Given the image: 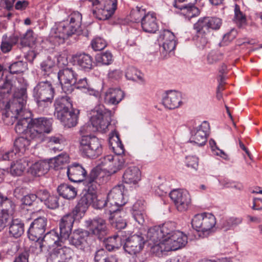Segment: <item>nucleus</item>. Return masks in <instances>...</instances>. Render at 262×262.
I'll list each match as a JSON object with an SVG mask.
<instances>
[{"instance_id": "obj_39", "label": "nucleus", "mask_w": 262, "mask_h": 262, "mask_svg": "<svg viewBox=\"0 0 262 262\" xmlns=\"http://www.w3.org/2000/svg\"><path fill=\"white\" fill-rule=\"evenodd\" d=\"M28 166V162L26 158L20 159L11 164L10 173L15 176H20L23 173Z\"/></svg>"}, {"instance_id": "obj_24", "label": "nucleus", "mask_w": 262, "mask_h": 262, "mask_svg": "<svg viewBox=\"0 0 262 262\" xmlns=\"http://www.w3.org/2000/svg\"><path fill=\"white\" fill-rule=\"evenodd\" d=\"M67 175L69 180L74 182H80L86 178V171L78 163L70 165L67 169Z\"/></svg>"}, {"instance_id": "obj_35", "label": "nucleus", "mask_w": 262, "mask_h": 262, "mask_svg": "<svg viewBox=\"0 0 262 262\" xmlns=\"http://www.w3.org/2000/svg\"><path fill=\"white\" fill-rule=\"evenodd\" d=\"M193 29L195 32V35L193 36V39L195 45L198 48L203 49L208 42V33L201 28H199L194 24L193 25Z\"/></svg>"}, {"instance_id": "obj_38", "label": "nucleus", "mask_w": 262, "mask_h": 262, "mask_svg": "<svg viewBox=\"0 0 262 262\" xmlns=\"http://www.w3.org/2000/svg\"><path fill=\"white\" fill-rule=\"evenodd\" d=\"M57 192L59 195L64 199L70 200L74 199L77 195L76 188L68 184H61L57 188Z\"/></svg>"}, {"instance_id": "obj_40", "label": "nucleus", "mask_w": 262, "mask_h": 262, "mask_svg": "<svg viewBox=\"0 0 262 262\" xmlns=\"http://www.w3.org/2000/svg\"><path fill=\"white\" fill-rule=\"evenodd\" d=\"M110 137L109 142L114 152L117 155H121L124 151V146L119 137V134L116 132L112 133Z\"/></svg>"}, {"instance_id": "obj_31", "label": "nucleus", "mask_w": 262, "mask_h": 262, "mask_svg": "<svg viewBox=\"0 0 262 262\" xmlns=\"http://www.w3.org/2000/svg\"><path fill=\"white\" fill-rule=\"evenodd\" d=\"M124 92L119 89H110L105 94L104 101L109 104L116 105L124 98Z\"/></svg>"}, {"instance_id": "obj_46", "label": "nucleus", "mask_w": 262, "mask_h": 262, "mask_svg": "<svg viewBox=\"0 0 262 262\" xmlns=\"http://www.w3.org/2000/svg\"><path fill=\"white\" fill-rule=\"evenodd\" d=\"M92 206L94 208L99 209L105 207V214H108L109 209H111L109 203L107 202V196L101 194L96 195L94 194Z\"/></svg>"}, {"instance_id": "obj_43", "label": "nucleus", "mask_w": 262, "mask_h": 262, "mask_svg": "<svg viewBox=\"0 0 262 262\" xmlns=\"http://www.w3.org/2000/svg\"><path fill=\"white\" fill-rule=\"evenodd\" d=\"M24 231V223L19 219L13 220L9 226V233L12 236L17 238L20 236Z\"/></svg>"}, {"instance_id": "obj_53", "label": "nucleus", "mask_w": 262, "mask_h": 262, "mask_svg": "<svg viewBox=\"0 0 262 262\" xmlns=\"http://www.w3.org/2000/svg\"><path fill=\"white\" fill-rule=\"evenodd\" d=\"M55 66V62L48 57L46 60L40 63V69L44 75H49L52 72L53 67Z\"/></svg>"}, {"instance_id": "obj_19", "label": "nucleus", "mask_w": 262, "mask_h": 262, "mask_svg": "<svg viewBox=\"0 0 262 262\" xmlns=\"http://www.w3.org/2000/svg\"><path fill=\"white\" fill-rule=\"evenodd\" d=\"M194 25L208 33L210 30H219L222 25V20L216 17L206 16L200 18Z\"/></svg>"}, {"instance_id": "obj_14", "label": "nucleus", "mask_w": 262, "mask_h": 262, "mask_svg": "<svg viewBox=\"0 0 262 262\" xmlns=\"http://www.w3.org/2000/svg\"><path fill=\"white\" fill-rule=\"evenodd\" d=\"M15 111L16 115L14 116V119L18 120L15 127L16 132L19 134H24L27 137H30L28 132L30 130L32 119L28 115L25 116L26 114L30 115L29 113L24 110L19 111L18 109H16Z\"/></svg>"}, {"instance_id": "obj_28", "label": "nucleus", "mask_w": 262, "mask_h": 262, "mask_svg": "<svg viewBox=\"0 0 262 262\" xmlns=\"http://www.w3.org/2000/svg\"><path fill=\"white\" fill-rule=\"evenodd\" d=\"M55 115L56 117L61 116L63 113L74 108L72 101L68 96H62L57 98L54 103Z\"/></svg>"}, {"instance_id": "obj_4", "label": "nucleus", "mask_w": 262, "mask_h": 262, "mask_svg": "<svg viewBox=\"0 0 262 262\" xmlns=\"http://www.w3.org/2000/svg\"><path fill=\"white\" fill-rule=\"evenodd\" d=\"M187 243V236L182 232L176 231L158 244L157 252L177 250L184 247Z\"/></svg>"}, {"instance_id": "obj_50", "label": "nucleus", "mask_w": 262, "mask_h": 262, "mask_svg": "<svg viewBox=\"0 0 262 262\" xmlns=\"http://www.w3.org/2000/svg\"><path fill=\"white\" fill-rule=\"evenodd\" d=\"M113 160H114V156L112 155L105 156L99 160L97 166L100 167L103 171H106L107 172L108 170L112 171L113 170L112 162Z\"/></svg>"}, {"instance_id": "obj_30", "label": "nucleus", "mask_w": 262, "mask_h": 262, "mask_svg": "<svg viewBox=\"0 0 262 262\" xmlns=\"http://www.w3.org/2000/svg\"><path fill=\"white\" fill-rule=\"evenodd\" d=\"M124 240V232L119 231L116 235L105 239L104 241V244L106 249L108 251H111L120 247Z\"/></svg>"}, {"instance_id": "obj_23", "label": "nucleus", "mask_w": 262, "mask_h": 262, "mask_svg": "<svg viewBox=\"0 0 262 262\" xmlns=\"http://www.w3.org/2000/svg\"><path fill=\"white\" fill-rule=\"evenodd\" d=\"M105 172L103 171L99 166H96L93 168L89 177L85 180V183L89 189L92 187L94 190L96 188L97 185H100L104 181Z\"/></svg>"}, {"instance_id": "obj_10", "label": "nucleus", "mask_w": 262, "mask_h": 262, "mask_svg": "<svg viewBox=\"0 0 262 262\" xmlns=\"http://www.w3.org/2000/svg\"><path fill=\"white\" fill-rule=\"evenodd\" d=\"M160 52L164 58L169 56L176 48L177 42L174 34L168 30L161 32L159 37Z\"/></svg>"}, {"instance_id": "obj_2", "label": "nucleus", "mask_w": 262, "mask_h": 262, "mask_svg": "<svg viewBox=\"0 0 262 262\" xmlns=\"http://www.w3.org/2000/svg\"><path fill=\"white\" fill-rule=\"evenodd\" d=\"M112 117V112L105 108L103 105L96 106L92 111L91 122L93 129L90 125L85 124L82 126L80 129V133L82 136L93 132L99 131L105 132L110 124Z\"/></svg>"}, {"instance_id": "obj_59", "label": "nucleus", "mask_w": 262, "mask_h": 262, "mask_svg": "<svg viewBox=\"0 0 262 262\" xmlns=\"http://www.w3.org/2000/svg\"><path fill=\"white\" fill-rule=\"evenodd\" d=\"M242 220L240 217H231L224 221L222 224V227L225 230H228L240 224Z\"/></svg>"}, {"instance_id": "obj_7", "label": "nucleus", "mask_w": 262, "mask_h": 262, "mask_svg": "<svg viewBox=\"0 0 262 262\" xmlns=\"http://www.w3.org/2000/svg\"><path fill=\"white\" fill-rule=\"evenodd\" d=\"M215 224V216L209 213L196 214L191 220L193 228L205 235H208L213 230Z\"/></svg>"}, {"instance_id": "obj_42", "label": "nucleus", "mask_w": 262, "mask_h": 262, "mask_svg": "<svg viewBox=\"0 0 262 262\" xmlns=\"http://www.w3.org/2000/svg\"><path fill=\"white\" fill-rule=\"evenodd\" d=\"M94 194L87 193L84 194L80 199L75 208V212H84L88 206L92 204L93 202Z\"/></svg>"}, {"instance_id": "obj_62", "label": "nucleus", "mask_w": 262, "mask_h": 262, "mask_svg": "<svg viewBox=\"0 0 262 262\" xmlns=\"http://www.w3.org/2000/svg\"><path fill=\"white\" fill-rule=\"evenodd\" d=\"M125 76L128 80L133 81L141 79V73L134 67H129L127 69Z\"/></svg>"}, {"instance_id": "obj_17", "label": "nucleus", "mask_w": 262, "mask_h": 262, "mask_svg": "<svg viewBox=\"0 0 262 262\" xmlns=\"http://www.w3.org/2000/svg\"><path fill=\"white\" fill-rule=\"evenodd\" d=\"M74 255L73 251L65 246L54 248L47 259V262H68Z\"/></svg>"}, {"instance_id": "obj_1", "label": "nucleus", "mask_w": 262, "mask_h": 262, "mask_svg": "<svg viewBox=\"0 0 262 262\" xmlns=\"http://www.w3.org/2000/svg\"><path fill=\"white\" fill-rule=\"evenodd\" d=\"M82 15L78 11L72 12L66 20L56 24L51 30L49 40L54 45L64 42L66 39L76 33L80 28Z\"/></svg>"}, {"instance_id": "obj_45", "label": "nucleus", "mask_w": 262, "mask_h": 262, "mask_svg": "<svg viewBox=\"0 0 262 262\" xmlns=\"http://www.w3.org/2000/svg\"><path fill=\"white\" fill-rule=\"evenodd\" d=\"M120 210H117V214L114 212H109V220L113 227L118 230H121L126 226L125 220L119 215Z\"/></svg>"}, {"instance_id": "obj_18", "label": "nucleus", "mask_w": 262, "mask_h": 262, "mask_svg": "<svg viewBox=\"0 0 262 262\" xmlns=\"http://www.w3.org/2000/svg\"><path fill=\"white\" fill-rule=\"evenodd\" d=\"M47 219L40 217L35 219L31 224L28 230V236L30 240L39 239L45 233Z\"/></svg>"}, {"instance_id": "obj_36", "label": "nucleus", "mask_w": 262, "mask_h": 262, "mask_svg": "<svg viewBox=\"0 0 262 262\" xmlns=\"http://www.w3.org/2000/svg\"><path fill=\"white\" fill-rule=\"evenodd\" d=\"M160 226H156L148 229L147 238L150 244H154V248L157 249V245L163 239V234L161 233Z\"/></svg>"}, {"instance_id": "obj_5", "label": "nucleus", "mask_w": 262, "mask_h": 262, "mask_svg": "<svg viewBox=\"0 0 262 262\" xmlns=\"http://www.w3.org/2000/svg\"><path fill=\"white\" fill-rule=\"evenodd\" d=\"M94 16L100 20L109 18L117 9V0H89Z\"/></svg>"}, {"instance_id": "obj_13", "label": "nucleus", "mask_w": 262, "mask_h": 262, "mask_svg": "<svg viewBox=\"0 0 262 262\" xmlns=\"http://www.w3.org/2000/svg\"><path fill=\"white\" fill-rule=\"evenodd\" d=\"M169 196L179 211L187 210L190 205V196L186 190H173L169 193Z\"/></svg>"}, {"instance_id": "obj_51", "label": "nucleus", "mask_w": 262, "mask_h": 262, "mask_svg": "<svg viewBox=\"0 0 262 262\" xmlns=\"http://www.w3.org/2000/svg\"><path fill=\"white\" fill-rule=\"evenodd\" d=\"M161 233L163 234V239L167 236H171V234L176 231L175 230L176 225L174 222H168L164 223L160 226Z\"/></svg>"}, {"instance_id": "obj_34", "label": "nucleus", "mask_w": 262, "mask_h": 262, "mask_svg": "<svg viewBox=\"0 0 262 262\" xmlns=\"http://www.w3.org/2000/svg\"><path fill=\"white\" fill-rule=\"evenodd\" d=\"M74 64L85 71H89L93 67V59L91 56L84 53L76 54L73 56Z\"/></svg>"}, {"instance_id": "obj_61", "label": "nucleus", "mask_w": 262, "mask_h": 262, "mask_svg": "<svg viewBox=\"0 0 262 262\" xmlns=\"http://www.w3.org/2000/svg\"><path fill=\"white\" fill-rule=\"evenodd\" d=\"M91 45L93 49L96 51L104 49L107 45L106 41L99 37L94 38Z\"/></svg>"}, {"instance_id": "obj_57", "label": "nucleus", "mask_w": 262, "mask_h": 262, "mask_svg": "<svg viewBox=\"0 0 262 262\" xmlns=\"http://www.w3.org/2000/svg\"><path fill=\"white\" fill-rule=\"evenodd\" d=\"M181 10L183 11V14L189 19L198 15L200 13L199 9L194 6V4L186 5V8Z\"/></svg>"}, {"instance_id": "obj_41", "label": "nucleus", "mask_w": 262, "mask_h": 262, "mask_svg": "<svg viewBox=\"0 0 262 262\" xmlns=\"http://www.w3.org/2000/svg\"><path fill=\"white\" fill-rule=\"evenodd\" d=\"M14 102L16 105L18 104V110H24V107L26 105L27 94V90L25 88L18 89L14 94Z\"/></svg>"}, {"instance_id": "obj_11", "label": "nucleus", "mask_w": 262, "mask_h": 262, "mask_svg": "<svg viewBox=\"0 0 262 262\" xmlns=\"http://www.w3.org/2000/svg\"><path fill=\"white\" fill-rule=\"evenodd\" d=\"M54 90L50 81L39 82L34 89L33 96L38 102H47L53 98Z\"/></svg>"}, {"instance_id": "obj_58", "label": "nucleus", "mask_w": 262, "mask_h": 262, "mask_svg": "<svg viewBox=\"0 0 262 262\" xmlns=\"http://www.w3.org/2000/svg\"><path fill=\"white\" fill-rule=\"evenodd\" d=\"M26 63L22 61L14 62L9 66V71L12 74L21 73L24 71Z\"/></svg>"}, {"instance_id": "obj_63", "label": "nucleus", "mask_w": 262, "mask_h": 262, "mask_svg": "<svg viewBox=\"0 0 262 262\" xmlns=\"http://www.w3.org/2000/svg\"><path fill=\"white\" fill-rule=\"evenodd\" d=\"M0 89L7 90V93H10L12 89V84L10 80L3 77V74H0Z\"/></svg>"}, {"instance_id": "obj_26", "label": "nucleus", "mask_w": 262, "mask_h": 262, "mask_svg": "<svg viewBox=\"0 0 262 262\" xmlns=\"http://www.w3.org/2000/svg\"><path fill=\"white\" fill-rule=\"evenodd\" d=\"M38 199L49 209H55L59 206V197L56 195L50 194L45 189L38 191Z\"/></svg>"}, {"instance_id": "obj_21", "label": "nucleus", "mask_w": 262, "mask_h": 262, "mask_svg": "<svg viewBox=\"0 0 262 262\" xmlns=\"http://www.w3.org/2000/svg\"><path fill=\"white\" fill-rule=\"evenodd\" d=\"M76 214L75 211L64 215L61 219L59 224L60 235L67 240L71 233L73 225L75 221L74 215Z\"/></svg>"}, {"instance_id": "obj_20", "label": "nucleus", "mask_w": 262, "mask_h": 262, "mask_svg": "<svg viewBox=\"0 0 262 262\" xmlns=\"http://www.w3.org/2000/svg\"><path fill=\"white\" fill-rule=\"evenodd\" d=\"M0 216L8 221L14 214L16 206L10 199L0 192Z\"/></svg>"}, {"instance_id": "obj_9", "label": "nucleus", "mask_w": 262, "mask_h": 262, "mask_svg": "<svg viewBox=\"0 0 262 262\" xmlns=\"http://www.w3.org/2000/svg\"><path fill=\"white\" fill-rule=\"evenodd\" d=\"M124 189L123 185H118L113 187L108 193L107 199L111 208L109 212H114L117 215L119 207L125 204L126 202L123 197Z\"/></svg>"}, {"instance_id": "obj_8", "label": "nucleus", "mask_w": 262, "mask_h": 262, "mask_svg": "<svg viewBox=\"0 0 262 262\" xmlns=\"http://www.w3.org/2000/svg\"><path fill=\"white\" fill-rule=\"evenodd\" d=\"M58 78L63 92L71 94L74 90V85L77 80L78 74L72 68H66L58 72Z\"/></svg>"}, {"instance_id": "obj_60", "label": "nucleus", "mask_w": 262, "mask_h": 262, "mask_svg": "<svg viewBox=\"0 0 262 262\" xmlns=\"http://www.w3.org/2000/svg\"><path fill=\"white\" fill-rule=\"evenodd\" d=\"M112 162L113 170H108L107 172L110 174L115 173L122 168L124 163V159L122 156L114 157V160Z\"/></svg>"}, {"instance_id": "obj_54", "label": "nucleus", "mask_w": 262, "mask_h": 262, "mask_svg": "<svg viewBox=\"0 0 262 262\" xmlns=\"http://www.w3.org/2000/svg\"><path fill=\"white\" fill-rule=\"evenodd\" d=\"M96 60L98 63L104 65L111 64L113 61V55L110 52H106L98 54L96 57Z\"/></svg>"}, {"instance_id": "obj_15", "label": "nucleus", "mask_w": 262, "mask_h": 262, "mask_svg": "<svg viewBox=\"0 0 262 262\" xmlns=\"http://www.w3.org/2000/svg\"><path fill=\"white\" fill-rule=\"evenodd\" d=\"M209 130V123L207 121H203L201 124L192 130L190 142L194 143L200 146L204 145L207 141Z\"/></svg>"}, {"instance_id": "obj_44", "label": "nucleus", "mask_w": 262, "mask_h": 262, "mask_svg": "<svg viewBox=\"0 0 262 262\" xmlns=\"http://www.w3.org/2000/svg\"><path fill=\"white\" fill-rule=\"evenodd\" d=\"M30 137H20L17 139L14 142V149L16 151L18 152V155L21 156L23 155L26 150L28 149L30 145Z\"/></svg>"}, {"instance_id": "obj_6", "label": "nucleus", "mask_w": 262, "mask_h": 262, "mask_svg": "<svg viewBox=\"0 0 262 262\" xmlns=\"http://www.w3.org/2000/svg\"><path fill=\"white\" fill-rule=\"evenodd\" d=\"M79 150L83 156L94 158L102 153L100 140L95 136H82L80 140Z\"/></svg>"}, {"instance_id": "obj_27", "label": "nucleus", "mask_w": 262, "mask_h": 262, "mask_svg": "<svg viewBox=\"0 0 262 262\" xmlns=\"http://www.w3.org/2000/svg\"><path fill=\"white\" fill-rule=\"evenodd\" d=\"M141 27L145 32L154 33L158 29V25L156 14L148 13L141 19Z\"/></svg>"}, {"instance_id": "obj_37", "label": "nucleus", "mask_w": 262, "mask_h": 262, "mask_svg": "<svg viewBox=\"0 0 262 262\" xmlns=\"http://www.w3.org/2000/svg\"><path fill=\"white\" fill-rule=\"evenodd\" d=\"M51 165L48 161L43 160L35 162L31 167V172L34 176H41L50 169Z\"/></svg>"}, {"instance_id": "obj_52", "label": "nucleus", "mask_w": 262, "mask_h": 262, "mask_svg": "<svg viewBox=\"0 0 262 262\" xmlns=\"http://www.w3.org/2000/svg\"><path fill=\"white\" fill-rule=\"evenodd\" d=\"M234 21L241 27L246 23V17L240 10L239 6L235 5L234 8Z\"/></svg>"}, {"instance_id": "obj_56", "label": "nucleus", "mask_w": 262, "mask_h": 262, "mask_svg": "<svg viewBox=\"0 0 262 262\" xmlns=\"http://www.w3.org/2000/svg\"><path fill=\"white\" fill-rule=\"evenodd\" d=\"M35 243L30 246V251L35 254L38 255L43 251H48L42 239L33 240Z\"/></svg>"}, {"instance_id": "obj_3", "label": "nucleus", "mask_w": 262, "mask_h": 262, "mask_svg": "<svg viewBox=\"0 0 262 262\" xmlns=\"http://www.w3.org/2000/svg\"><path fill=\"white\" fill-rule=\"evenodd\" d=\"M51 119L44 117L32 119L30 130L28 132L31 140L40 142L43 141L45 134H49L52 129Z\"/></svg>"}, {"instance_id": "obj_12", "label": "nucleus", "mask_w": 262, "mask_h": 262, "mask_svg": "<svg viewBox=\"0 0 262 262\" xmlns=\"http://www.w3.org/2000/svg\"><path fill=\"white\" fill-rule=\"evenodd\" d=\"M85 226L89 234L94 235L100 239H102L107 233L105 221L100 217L86 221Z\"/></svg>"}, {"instance_id": "obj_29", "label": "nucleus", "mask_w": 262, "mask_h": 262, "mask_svg": "<svg viewBox=\"0 0 262 262\" xmlns=\"http://www.w3.org/2000/svg\"><path fill=\"white\" fill-rule=\"evenodd\" d=\"M79 113L78 110L73 108L66 112V113H63L61 116H57V118L60 120L64 126L70 128L77 124Z\"/></svg>"}, {"instance_id": "obj_48", "label": "nucleus", "mask_w": 262, "mask_h": 262, "mask_svg": "<svg viewBox=\"0 0 262 262\" xmlns=\"http://www.w3.org/2000/svg\"><path fill=\"white\" fill-rule=\"evenodd\" d=\"M69 156L67 154H61L57 157L50 159L48 161L51 165L50 168L58 170L62 168V165L68 162Z\"/></svg>"}, {"instance_id": "obj_47", "label": "nucleus", "mask_w": 262, "mask_h": 262, "mask_svg": "<svg viewBox=\"0 0 262 262\" xmlns=\"http://www.w3.org/2000/svg\"><path fill=\"white\" fill-rule=\"evenodd\" d=\"M63 142L64 139L61 135L51 136L48 138L47 146L51 151H59L62 149L61 144Z\"/></svg>"}, {"instance_id": "obj_32", "label": "nucleus", "mask_w": 262, "mask_h": 262, "mask_svg": "<svg viewBox=\"0 0 262 262\" xmlns=\"http://www.w3.org/2000/svg\"><path fill=\"white\" fill-rule=\"evenodd\" d=\"M123 179L125 183L136 184L141 179L139 169L134 166L128 167L125 170Z\"/></svg>"}, {"instance_id": "obj_49", "label": "nucleus", "mask_w": 262, "mask_h": 262, "mask_svg": "<svg viewBox=\"0 0 262 262\" xmlns=\"http://www.w3.org/2000/svg\"><path fill=\"white\" fill-rule=\"evenodd\" d=\"M36 41L35 34L32 30H28L20 38V44L23 47H32Z\"/></svg>"}, {"instance_id": "obj_22", "label": "nucleus", "mask_w": 262, "mask_h": 262, "mask_svg": "<svg viewBox=\"0 0 262 262\" xmlns=\"http://www.w3.org/2000/svg\"><path fill=\"white\" fill-rule=\"evenodd\" d=\"M162 103L166 108L169 110L177 108L182 104L181 95L176 91H168L163 97Z\"/></svg>"}, {"instance_id": "obj_16", "label": "nucleus", "mask_w": 262, "mask_h": 262, "mask_svg": "<svg viewBox=\"0 0 262 262\" xmlns=\"http://www.w3.org/2000/svg\"><path fill=\"white\" fill-rule=\"evenodd\" d=\"M124 237L123 248L126 252L130 254H136L142 249L144 241L141 236L135 234L127 238V235L124 233Z\"/></svg>"}, {"instance_id": "obj_55", "label": "nucleus", "mask_w": 262, "mask_h": 262, "mask_svg": "<svg viewBox=\"0 0 262 262\" xmlns=\"http://www.w3.org/2000/svg\"><path fill=\"white\" fill-rule=\"evenodd\" d=\"M105 252L102 249L97 250L95 254L94 260L95 262H117L116 258L115 256L105 257Z\"/></svg>"}, {"instance_id": "obj_25", "label": "nucleus", "mask_w": 262, "mask_h": 262, "mask_svg": "<svg viewBox=\"0 0 262 262\" xmlns=\"http://www.w3.org/2000/svg\"><path fill=\"white\" fill-rule=\"evenodd\" d=\"M48 251L53 248L55 246L61 247L66 241L62 236H59L58 233L55 230H51L48 232L41 239Z\"/></svg>"}, {"instance_id": "obj_64", "label": "nucleus", "mask_w": 262, "mask_h": 262, "mask_svg": "<svg viewBox=\"0 0 262 262\" xmlns=\"http://www.w3.org/2000/svg\"><path fill=\"white\" fill-rule=\"evenodd\" d=\"M145 11L143 9L137 7L136 9L131 11V18L135 21L141 20L142 18L144 16Z\"/></svg>"}, {"instance_id": "obj_33", "label": "nucleus", "mask_w": 262, "mask_h": 262, "mask_svg": "<svg viewBox=\"0 0 262 262\" xmlns=\"http://www.w3.org/2000/svg\"><path fill=\"white\" fill-rule=\"evenodd\" d=\"M88 235L87 231L79 229L75 230L70 238V244L77 248H81L85 243Z\"/></svg>"}]
</instances>
